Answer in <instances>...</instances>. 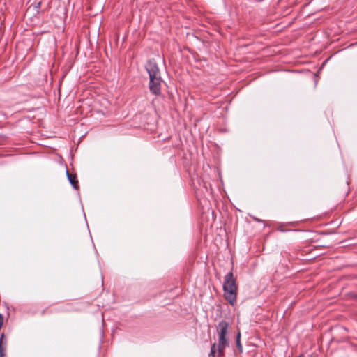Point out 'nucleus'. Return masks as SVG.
I'll return each instance as SVG.
<instances>
[{"label": "nucleus", "instance_id": "423d86ee", "mask_svg": "<svg viewBox=\"0 0 357 357\" xmlns=\"http://www.w3.org/2000/svg\"><path fill=\"white\" fill-rule=\"evenodd\" d=\"M4 337H5V336L3 334H2L0 337V357H5L6 355V346L3 343V339Z\"/></svg>", "mask_w": 357, "mask_h": 357}, {"label": "nucleus", "instance_id": "f257e3e1", "mask_svg": "<svg viewBox=\"0 0 357 357\" xmlns=\"http://www.w3.org/2000/svg\"><path fill=\"white\" fill-rule=\"evenodd\" d=\"M146 71L149 75V90L154 95L161 93V74L160 69L154 59L149 60L146 66Z\"/></svg>", "mask_w": 357, "mask_h": 357}, {"label": "nucleus", "instance_id": "39448f33", "mask_svg": "<svg viewBox=\"0 0 357 357\" xmlns=\"http://www.w3.org/2000/svg\"><path fill=\"white\" fill-rule=\"evenodd\" d=\"M66 175H67V177H68L71 185L75 189H77L79 185H78V181L76 179V175L69 173L68 169L66 170Z\"/></svg>", "mask_w": 357, "mask_h": 357}, {"label": "nucleus", "instance_id": "9d476101", "mask_svg": "<svg viewBox=\"0 0 357 357\" xmlns=\"http://www.w3.org/2000/svg\"><path fill=\"white\" fill-rule=\"evenodd\" d=\"M298 357H302V356H301V355H300V356H298Z\"/></svg>", "mask_w": 357, "mask_h": 357}, {"label": "nucleus", "instance_id": "f03ea898", "mask_svg": "<svg viewBox=\"0 0 357 357\" xmlns=\"http://www.w3.org/2000/svg\"><path fill=\"white\" fill-rule=\"evenodd\" d=\"M223 291L225 298L231 305H234L236 301L238 287L231 271L227 273L224 278Z\"/></svg>", "mask_w": 357, "mask_h": 357}, {"label": "nucleus", "instance_id": "6e6552de", "mask_svg": "<svg viewBox=\"0 0 357 357\" xmlns=\"http://www.w3.org/2000/svg\"><path fill=\"white\" fill-rule=\"evenodd\" d=\"M241 338V333L240 332L238 333L237 337H236V345L238 349L240 350V351H242V345L240 342Z\"/></svg>", "mask_w": 357, "mask_h": 357}, {"label": "nucleus", "instance_id": "1a4fd4ad", "mask_svg": "<svg viewBox=\"0 0 357 357\" xmlns=\"http://www.w3.org/2000/svg\"><path fill=\"white\" fill-rule=\"evenodd\" d=\"M3 322V317L1 314H0V329L2 327Z\"/></svg>", "mask_w": 357, "mask_h": 357}, {"label": "nucleus", "instance_id": "7ed1b4c3", "mask_svg": "<svg viewBox=\"0 0 357 357\" xmlns=\"http://www.w3.org/2000/svg\"><path fill=\"white\" fill-rule=\"evenodd\" d=\"M229 339L227 337L218 336V355L222 356L224 354L225 349L227 347H229Z\"/></svg>", "mask_w": 357, "mask_h": 357}, {"label": "nucleus", "instance_id": "20e7f679", "mask_svg": "<svg viewBox=\"0 0 357 357\" xmlns=\"http://www.w3.org/2000/svg\"><path fill=\"white\" fill-rule=\"evenodd\" d=\"M229 324L226 321H221L218 324V336L227 337L228 333Z\"/></svg>", "mask_w": 357, "mask_h": 357}, {"label": "nucleus", "instance_id": "0eeeda50", "mask_svg": "<svg viewBox=\"0 0 357 357\" xmlns=\"http://www.w3.org/2000/svg\"><path fill=\"white\" fill-rule=\"evenodd\" d=\"M216 349H216V344L213 343L211 345V351H210V353L208 354V357H215Z\"/></svg>", "mask_w": 357, "mask_h": 357}]
</instances>
